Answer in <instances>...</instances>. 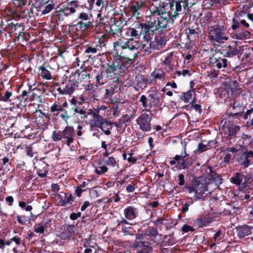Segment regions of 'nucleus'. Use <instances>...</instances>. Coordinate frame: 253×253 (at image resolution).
<instances>
[{
  "label": "nucleus",
  "instance_id": "1",
  "mask_svg": "<svg viewBox=\"0 0 253 253\" xmlns=\"http://www.w3.org/2000/svg\"><path fill=\"white\" fill-rule=\"evenodd\" d=\"M139 47V43L132 38L126 42L120 39L114 42V50L116 52L115 56L131 61L136 58Z\"/></svg>",
  "mask_w": 253,
  "mask_h": 253
},
{
  "label": "nucleus",
  "instance_id": "2",
  "mask_svg": "<svg viewBox=\"0 0 253 253\" xmlns=\"http://www.w3.org/2000/svg\"><path fill=\"white\" fill-rule=\"evenodd\" d=\"M210 39L214 42H223L228 40L223 27H220L211 30L209 33Z\"/></svg>",
  "mask_w": 253,
  "mask_h": 253
},
{
  "label": "nucleus",
  "instance_id": "3",
  "mask_svg": "<svg viewBox=\"0 0 253 253\" xmlns=\"http://www.w3.org/2000/svg\"><path fill=\"white\" fill-rule=\"evenodd\" d=\"M183 3V7L185 10H187L189 7L188 0H172L169 4L170 10L169 11V16H177L178 12L182 10L181 3Z\"/></svg>",
  "mask_w": 253,
  "mask_h": 253
},
{
  "label": "nucleus",
  "instance_id": "4",
  "mask_svg": "<svg viewBox=\"0 0 253 253\" xmlns=\"http://www.w3.org/2000/svg\"><path fill=\"white\" fill-rule=\"evenodd\" d=\"M188 189L189 193L195 192V196L200 198L201 195L208 191V186L206 183L201 182L200 178H196L194 185L188 187Z\"/></svg>",
  "mask_w": 253,
  "mask_h": 253
},
{
  "label": "nucleus",
  "instance_id": "5",
  "mask_svg": "<svg viewBox=\"0 0 253 253\" xmlns=\"http://www.w3.org/2000/svg\"><path fill=\"white\" fill-rule=\"evenodd\" d=\"M151 115L145 111L142 112L141 116L137 119L136 122L141 130L149 131L151 129Z\"/></svg>",
  "mask_w": 253,
  "mask_h": 253
},
{
  "label": "nucleus",
  "instance_id": "6",
  "mask_svg": "<svg viewBox=\"0 0 253 253\" xmlns=\"http://www.w3.org/2000/svg\"><path fill=\"white\" fill-rule=\"evenodd\" d=\"M146 4L145 1H134L130 7V10L134 15L143 14L145 11L149 10Z\"/></svg>",
  "mask_w": 253,
  "mask_h": 253
},
{
  "label": "nucleus",
  "instance_id": "7",
  "mask_svg": "<svg viewBox=\"0 0 253 253\" xmlns=\"http://www.w3.org/2000/svg\"><path fill=\"white\" fill-rule=\"evenodd\" d=\"M149 105L150 107L154 106L160 103L161 99L157 91L151 93L148 98Z\"/></svg>",
  "mask_w": 253,
  "mask_h": 253
},
{
  "label": "nucleus",
  "instance_id": "8",
  "mask_svg": "<svg viewBox=\"0 0 253 253\" xmlns=\"http://www.w3.org/2000/svg\"><path fill=\"white\" fill-rule=\"evenodd\" d=\"M251 234H253V227H250L247 225H243L238 229V235L240 238Z\"/></svg>",
  "mask_w": 253,
  "mask_h": 253
},
{
  "label": "nucleus",
  "instance_id": "9",
  "mask_svg": "<svg viewBox=\"0 0 253 253\" xmlns=\"http://www.w3.org/2000/svg\"><path fill=\"white\" fill-rule=\"evenodd\" d=\"M92 117L93 119L90 123L92 126H98L100 127L107 122L98 114L93 113L92 114Z\"/></svg>",
  "mask_w": 253,
  "mask_h": 253
},
{
  "label": "nucleus",
  "instance_id": "10",
  "mask_svg": "<svg viewBox=\"0 0 253 253\" xmlns=\"http://www.w3.org/2000/svg\"><path fill=\"white\" fill-rule=\"evenodd\" d=\"M124 214L128 219H133L136 217L135 209L132 207H128L124 210Z\"/></svg>",
  "mask_w": 253,
  "mask_h": 253
},
{
  "label": "nucleus",
  "instance_id": "11",
  "mask_svg": "<svg viewBox=\"0 0 253 253\" xmlns=\"http://www.w3.org/2000/svg\"><path fill=\"white\" fill-rule=\"evenodd\" d=\"M140 240V237H137L136 242L134 245V247L135 248H138L139 246L143 248V251H139L138 253H152L151 247H150L149 245H145L144 243L142 242L141 243L142 245H138L137 244V243H138Z\"/></svg>",
  "mask_w": 253,
  "mask_h": 253
},
{
  "label": "nucleus",
  "instance_id": "12",
  "mask_svg": "<svg viewBox=\"0 0 253 253\" xmlns=\"http://www.w3.org/2000/svg\"><path fill=\"white\" fill-rule=\"evenodd\" d=\"M152 43H151V42H149L148 40L146 41L144 43H139L140 47L138 49V52L141 50H144L146 53H149L151 52V49L152 48Z\"/></svg>",
  "mask_w": 253,
  "mask_h": 253
},
{
  "label": "nucleus",
  "instance_id": "13",
  "mask_svg": "<svg viewBox=\"0 0 253 253\" xmlns=\"http://www.w3.org/2000/svg\"><path fill=\"white\" fill-rule=\"evenodd\" d=\"M226 89L229 92L230 91L231 92H233L235 90L237 89V87L238 86V84L236 81L232 80L230 82V84H229L227 81L226 82Z\"/></svg>",
  "mask_w": 253,
  "mask_h": 253
},
{
  "label": "nucleus",
  "instance_id": "14",
  "mask_svg": "<svg viewBox=\"0 0 253 253\" xmlns=\"http://www.w3.org/2000/svg\"><path fill=\"white\" fill-rule=\"evenodd\" d=\"M74 132V128L72 127L67 126L62 131V136L63 138H66L72 136Z\"/></svg>",
  "mask_w": 253,
  "mask_h": 253
},
{
  "label": "nucleus",
  "instance_id": "15",
  "mask_svg": "<svg viewBox=\"0 0 253 253\" xmlns=\"http://www.w3.org/2000/svg\"><path fill=\"white\" fill-rule=\"evenodd\" d=\"M157 25L162 28H165L168 26V20L165 17H157Z\"/></svg>",
  "mask_w": 253,
  "mask_h": 253
},
{
  "label": "nucleus",
  "instance_id": "16",
  "mask_svg": "<svg viewBox=\"0 0 253 253\" xmlns=\"http://www.w3.org/2000/svg\"><path fill=\"white\" fill-rule=\"evenodd\" d=\"M40 69L41 70L40 75L42 78L46 80L51 79V75L48 70L45 69V68L43 66H41Z\"/></svg>",
  "mask_w": 253,
  "mask_h": 253
},
{
  "label": "nucleus",
  "instance_id": "17",
  "mask_svg": "<svg viewBox=\"0 0 253 253\" xmlns=\"http://www.w3.org/2000/svg\"><path fill=\"white\" fill-rule=\"evenodd\" d=\"M243 176L239 173H236L231 178V180L232 182L239 185L242 182L243 180Z\"/></svg>",
  "mask_w": 253,
  "mask_h": 253
},
{
  "label": "nucleus",
  "instance_id": "18",
  "mask_svg": "<svg viewBox=\"0 0 253 253\" xmlns=\"http://www.w3.org/2000/svg\"><path fill=\"white\" fill-rule=\"evenodd\" d=\"M215 66L220 69L221 68H226L227 67V60L225 59H216L215 61Z\"/></svg>",
  "mask_w": 253,
  "mask_h": 253
},
{
  "label": "nucleus",
  "instance_id": "19",
  "mask_svg": "<svg viewBox=\"0 0 253 253\" xmlns=\"http://www.w3.org/2000/svg\"><path fill=\"white\" fill-rule=\"evenodd\" d=\"M100 128L105 134L109 135L111 133L110 130L112 128V125L110 123L106 122Z\"/></svg>",
  "mask_w": 253,
  "mask_h": 253
},
{
  "label": "nucleus",
  "instance_id": "20",
  "mask_svg": "<svg viewBox=\"0 0 253 253\" xmlns=\"http://www.w3.org/2000/svg\"><path fill=\"white\" fill-rule=\"evenodd\" d=\"M235 36L237 39L243 40L248 38L250 36V33L247 31L242 30L239 33H236Z\"/></svg>",
  "mask_w": 253,
  "mask_h": 253
},
{
  "label": "nucleus",
  "instance_id": "21",
  "mask_svg": "<svg viewBox=\"0 0 253 253\" xmlns=\"http://www.w3.org/2000/svg\"><path fill=\"white\" fill-rule=\"evenodd\" d=\"M240 129L239 126L231 125L228 128L229 134L228 136L231 137L236 134Z\"/></svg>",
  "mask_w": 253,
  "mask_h": 253
},
{
  "label": "nucleus",
  "instance_id": "22",
  "mask_svg": "<svg viewBox=\"0 0 253 253\" xmlns=\"http://www.w3.org/2000/svg\"><path fill=\"white\" fill-rule=\"evenodd\" d=\"M149 10L151 13L154 15L157 13L158 15H160L161 14L163 15L164 13H166L165 11H163L162 8H160L155 6H151Z\"/></svg>",
  "mask_w": 253,
  "mask_h": 253
},
{
  "label": "nucleus",
  "instance_id": "23",
  "mask_svg": "<svg viewBox=\"0 0 253 253\" xmlns=\"http://www.w3.org/2000/svg\"><path fill=\"white\" fill-rule=\"evenodd\" d=\"M208 146L206 144H204L202 143H200L197 149L195 150L194 152L196 154H199L200 153L207 150L208 149Z\"/></svg>",
  "mask_w": 253,
  "mask_h": 253
},
{
  "label": "nucleus",
  "instance_id": "24",
  "mask_svg": "<svg viewBox=\"0 0 253 253\" xmlns=\"http://www.w3.org/2000/svg\"><path fill=\"white\" fill-rule=\"evenodd\" d=\"M74 91V88L72 85H67L63 89L61 94H71L73 93Z\"/></svg>",
  "mask_w": 253,
  "mask_h": 253
},
{
  "label": "nucleus",
  "instance_id": "25",
  "mask_svg": "<svg viewBox=\"0 0 253 253\" xmlns=\"http://www.w3.org/2000/svg\"><path fill=\"white\" fill-rule=\"evenodd\" d=\"M18 221L21 224H27L29 223L30 220L27 216L23 215H18L17 216Z\"/></svg>",
  "mask_w": 253,
  "mask_h": 253
},
{
  "label": "nucleus",
  "instance_id": "26",
  "mask_svg": "<svg viewBox=\"0 0 253 253\" xmlns=\"http://www.w3.org/2000/svg\"><path fill=\"white\" fill-rule=\"evenodd\" d=\"M126 34L128 36H130L131 37H137L140 35V33H138V32L134 29V28H128L127 29Z\"/></svg>",
  "mask_w": 253,
  "mask_h": 253
},
{
  "label": "nucleus",
  "instance_id": "27",
  "mask_svg": "<svg viewBox=\"0 0 253 253\" xmlns=\"http://www.w3.org/2000/svg\"><path fill=\"white\" fill-rule=\"evenodd\" d=\"M51 137L54 141H58L61 140L63 138L62 134L56 131L52 132Z\"/></svg>",
  "mask_w": 253,
  "mask_h": 253
},
{
  "label": "nucleus",
  "instance_id": "28",
  "mask_svg": "<svg viewBox=\"0 0 253 253\" xmlns=\"http://www.w3.org/2000/svg\"><path fill=\"white\" fill-rule=\"evenodd\" d=\"M108 168L105 166H100L95 169V172L98 174H101L106 172Z\"/></svg>",
  "mask_w": 253,
  "mask_h": 253
},
{
  "label": "nucleus",
  "instance_id": "29",
  "mask_svg": "<svg viewBox=\"0 0 253 253\" xmlns=\"http://www.w3.org/2000/svg\"><path fill=\"white\" fill-rule=\"evenodd\" d=\"M106 163L108 166L113 167L116 165V162L114 158L108 157L107 160L106 161Z\"/></svg>",
  "mask_w": 253,
  "mask_h": 253
},
{
  "label": "nucleus",
  "instance_id": "30",
  "mask_svg": "<svg viewBox=\"0 0 253 253\" xmlns=\"http://www.w3.org/2000/svg\"><path fill=\"white\" fill-rule=\"evenodd\" d=\"M34 231L36 233H42L44 232V228L42 226L38 224L35 225L34 227Z\"/></svg>",
  "mask_w": 253,
  "mask_h": 253
},
{
  "label": "nucleus",
  "instance_id": "31",
  "mask_svg": "<svg viewBox=\"0 0 253 253\" xmlns=\"http://www.w3.org/2000/svg\"><path fill=\"white\" fill-rule=\"evenodd\" d=\"M53 5L51 4L46 5L44 8V9L42 11V14H45L49 13L53 9Z\"/></svg>",
  "mask_w": 253,
  "mask_h": 253
},
{
  "label": "nucleus",
  "instance_id": "32",
  "mask_svg": "<svg viewBox=\"0 0 253 253\" xmlns=\"http://www.w3.org/2000/svg\"><path fill=\"white\" fill-rule=\"evenodd\" d=\"M194 228L193 227L189 226L187 224H185L182 227V231L184 232H188L189 231H194Z\"/></svg>",
  "mask_w": 253,
  "mask_h": 253
},
{
  "label": "nucleus",
  "instance_id": "33",
  "mask_svg": "<svg viewBox=\"0 0 253 253\" xmlns=\"http://www.w3.org/2000/svg\"><path fill=\"white\" fill-rule=\"evenodd\" d=\"M140 101L142 102V105L145 108H147V107L150 106L149 105V104H148L147 103V102L148 101V98H147L145 97V96H144V95L141 96V98H140Z\"/></svg>",
  "mask_w": 253,
  "mask_h": 253
},
{
  "label": "nucleus",
  "instance_id": "34",
  "mask_svg": "<svg viewBox=\"0 0 253 253\" xmlns=\"http://www.w3.org/2000/svg\"><path fill=\"white\" fill-rule=\"evenodd\" d=\"M12 94L11 93L6 91L5 92V94L3 96H1V100L7 102L8 101L10 97L11 96Z\"/></svg>",
  "mask_w": 253,
  "mask_h": 253
},
{
  "label": "nucleus",
  "instance_id": "35",
  "mask_svg": "<svg viewBox=\"0 0 253 253\" xmlns=\"http://www.w3.org/2000/svg\"><path fill=\"white\" fill-rule=\"evenodd\" d=\"M192 92L188 91L184 94V100L185 102H188L192 97Z\"/></svg>",
  "mask_w": 253,
  "mask_h": 253
},
{
  "label": "nucleus",
  "instance_id": "36",
  "mask_svg": "<svg viewBox=\"0 0 253 253\" xmlns=\"http://www.w3.org/2000/svg\"><path fill=\"white\" fill-rule=\"evenodd\" d=\"M152 76L155 79H162L164 78V76L163 74H162L160 73L157 72H154L152 74Z\"/></svg>",
  "mask_w": 253,
  "mask_h": 253
},
{
  "label": "nucleus",
  "instance_id": "37",
  "mask_svg": "<svg viewBox=\"0 0 253 253\" xmlns=\"http://www.w3.org/2000/svg\"><path fill=\"white\" fill-rule=\"evenodd\" d=\"M213 238L215 241H219L221 239V232L220 230H218L214 235Z\"/></svg>",
  "mask_w": 253,
  "mask_h": 253
},
{
  "label": "nucleus",
  "instance_id": "38",
  "mask_svg": "<svg viewBox=\"0 0 253 253\" xmlns=\"http://www.w3.org/2000/svg\"><path fill=\"white\" fill-rule=\"evenodd\" d=\"M86 53H95L97 52V49L95 47H92L91 46H87L85 49Z\"/></svg>",
  "mask_w": 253,
  "mask_h": 253
},
{
  "label": "nucleus",
  "instance_id": "39",
  "mask_svg": "<svg viewBox=\"0 0 253 253\" xmlns=\"http://www.w3.org/2000/svg\"><path fill=\"white\" fill-rule=\"evenodd\" d=\"M178 184L181 186H183L184 184V176L183 174H180L178 175Z\"/></svg>",
  "mask_w": 253,
  "mask_h": 253
},
{
  "label": "nucleus",
  "instance_id": "40",
  "mask_svg": "<svg viewBox=\"0 0 253 253\" xmlns=\"http://www.w3.org/2000/svg\"><path fill=\"white\" fill-rule=\"evenodd\" d=\"M239 48H240V47L238 46H235L233 49L230 50V53L232 54V55H237L239 51Z\"/></svg>",
  "mask_w": 253,
  "mask_h": 253
},
{
  "label": "nucleus",
  "instance_id": "41",
  "mask_svg": "<svg viewBox=\"0 0 253 253\" xmlns=\"http://www.w3.org/2000/svg\"><path fill=\"white\" fill-rule=\"evenodd\" d=\"M80 23L82 25V27L83 28H84V29H87L88 27H89L90 24H91L90 22H80Z\"/></svg>",
  "mask_w": 253,
  "mask_h": 253
},
{
  "label": "nucleus",
  "instance_id": "42",
  "mask_svg": "<svg viewBox=\"0 0 253 253\" xmlns=\"http://www.w3.org/2000/svg\"><path fill=\"white\" fill-rule=\"evenodd\" d=\"M135 188L134 185H128L126 188V190L128 192H132L134 191Z\"/></svg>",
  "mask_w": 253,
  "mask_h": 253
},
{
  "label": "nucleus",
  "instance_id": "43",
  "mask_svg": "<svg viewBox=\"0 0 253 253\" xmlns=\"http://www.w3.org/2000/svg\"><path fill=\"white\" fill-rule=\"evenodd\" d=\"M90 206V203L88 201L84 202L83 205L81 207V211H84L88 207Z\"/></svg>",
  "mask_w": 253,
  "mask_h": 253
},
{
  "label": "nucleus",
  "instance_id": "44",
  "mask_svg": "<svg viewBox=\"0 0 253 253\" xmlns=\"http://www.w3.org/2000/svg\"><path fill=\"white\" fill-rule=\"evenodd\" d=\"M239 27V23L238 21L235 19H233V25L232 27L233 29H235Z\"/></svg>",
  "mask_w": 253,
  "mask_h": 253
},
{
  "label": "nucleus",
  "instance_id": "45",
  "mask_svg": "<svg viewBox=\"0 0 253 253\" xmlns=\"http://www.w3.org/2000/svg\"><path fill=\"white\" fill-rule=\"evenodd\" d=\"M149 234L151 236L155 237L157 235V230L155 228L151 229Z\"/></svg>",
  "mask_w": 253,
  "mask_h": 253
},
{
  "label": "nucleus",
  "instance_id": "46",
  "mask_svg": "<svg viewBox=\"0 0 253 253\" xmlns=\"http://www.w3.org/2000/svg\"><path fill=\"white\" fill-rule=\"evenodd\" d=\"M127 160L128 162H131L132 163H134L136 161V159L132 157V156L131 154L128 155V157L127 158Z\"/></svg>",
  "mask_w": 253,
  "mask_h": 253
},
{
  "label": "nucleus",
  "instance_id": "47",
  "mask_svg": "<svg viewBox=\"0 0 253 253\" xmlns=\"http://www.w3.org/2000/svg\"><path fill=\"white\" fill-rule=\"evenodd\" d=\"M84 191V190H83L82 188L78 186L76 190V193L78 197H80L81 193Z\"/></svg>",
  "mask_w": 253,
  "mask_h": 253
},
{
  "label": "nucleus",
  "instance_id": "48",
  "mask_svg": "<svg viewBox=\"0 0 253 253\" xmlns=\"http://www.w3.org/2000/svg\"><path fill=\"white\" fill-rule=\"evenodd\" d=\"M87 0V2L89 4V7L88 8L91 9L93 6L94 0Z\"/></svg>",
  "mask_w": 253,
  "mask_h": 253
},
{
  "label": "nucleus",
  "instance_id": "49",
  "mask_svg": "<svg viewBox=\"0 0 253 253\" xmlns=\"http://www.w3.org/2000/svg\"><path fill=\"white\" fill-rule=\"evenodd\" d=\"M6 201L11 205L13 202V198L11 196H8L6 198Z\"/></svg>",
  "mask_w": 253,
  "mask_h": 253
},
{
  "label": "nucleus",
  "instance_id": "50",
  "mask_svg": "<svg viewBox=\"0 0 253 253\" xmlns=\"http://www.w3.org/2000/svg\"><path fill=\"white\" fill-rule=\"evenodd\" d=\"M120 198L118 193H116L114 197V201L115 202H118L120 201Z\"/></svg>",
  "mask_w": 253,
  "mask_h": 253
},
{
  "label": "nucleus",
  "instance_id": "51",
  "mask_svg": "<svg viewBox=\"0 0 253 253\" xmlns=\"http://www.w3.org/2000/svg\"><path fill=\"white\" fill-rule=\"evenodd\" d=\"M12 242H14L15 243L16 245H19V244L20 243L19 238L14 237L13 238H12Z\"/></svg>",
  "mask_w": 253,
  "mask_h": 253
},
{
  "label": "nucleus",
  "instance_id": "52",
  "mask_svg": "<svg viewBox=\"0 0 253 253\" xmlns=\"http://www.w3.org/2000/svg\"><path fill=\"white\" fill-rule=\"evenodd\" d=\"M167 86L170 85L171 87L175 88L177 87V85L175 83L173 82L172 83H168L167 84Z\"/></svg>",
  "mask_w": 253,
  "mask_h": 253
},
{
  "label": "nucleus",
  "instance_id": "53",
  "mask_svg": "<svg viewBox=\"0 0 253 253\" xmlns=\"http://www.w3.org/2000/svg\"><path fill=\"white\" fill-rule=\"evenodd\" d=\"M66 139H67V144L68 146H70V143H72L73 141L72 136L66 138Z\"/></svg>",
  "mask_w": 253,
  "mask_h": 253
},
{
  "label": "nucleus",
  "instance_id": "54",
  "mask_svg": "<svg viewBox=\"0 0 253 253\" xmlns=\"http://www.w3.org/2000/svg\"><path fill=\"white\" fill-rule=\"evenodd\" d=\"M253 111V110H248L246 111L245 114L244 115V118L247 119L248 118V116L250 115Z\"/></svg>",
  "mask_w": 253,
  "mask_h": 253
},
{
  "label": "nucleus",
  "instance_id": "55",
  "mask_svg": "<svg viewBox=\"0 0 253 253\" xmlns=\"http://www.w3.org/2000/svg\"><path fill=\"white\" fill-rule=\"evenodd\" d=\"M70 217L72 220H75L78 218L76 213H72L70 215Z\"/></svg>",
  "mask_w": 253,
  "mask_h": 253
},
{
  "label": "nucleus",
  "instance_id": "56",
  "mask_svg": "<svg viewBox=\"0 0 253 253\" xmlns=\"http://www.w3.org/2000/svg\"><path fill=\"white\" fill-rule=\"evenodd\" d=\"M240 22L242 24H243L244 26H245L246 27H248L249 26V25L248 24V23L245 20H241L240 21Z\"/></svg>",
  "mask_w": 253,
  "mask_h": 253
},
{
  "label": "nucleus",
  "instance_id": "57",
  "mask_svg": "<svg viewBox=\"0 0 253 253\" xmlns=\"http://www.w3.org/2000/svg\"><path fill=\"white\" fill-rule=\"evenodd\" d=\"M187 75H190L189 71L188 70H184L182 71V75L185 76Z\"/></svg>",
  "mask_w": 253,
  "mask_h": 253
},
{
  "label": "nucleus",
  "instance_id": "58",
  "mask_svg": "<svg viewBox=\"0 0 253 253\" xmlns=\"http://www.w3.org/2000/svg\"><path fill=\"white\" fill-rule=\"evenodd\" d=\"M186 156V154H185L184 155H182V156H175L174 157V159L176 161H178L181 158H184Z\"/></svg>",
  "mask_w": 253,
  "mask_h": 253
},
{
  "label": "nucleus",
  "instance_id": "59",
  "mask_svg": "<svg viewBox=\"0 0 253 253\" xmlns=\"http://www.w3.org/2000/svg\"><path fill=\"white\" fill-rule=\"evenodd\" d=\"M19 205L21 208H23L26 207V203L24 202H20Z\"/></svg>",
  "mask_w": 253,
  "mask_h": 253
},
{
  "label": "nucleus",
  "instance_id": "60",
  "mask_svg": "<svg viewBox=\"0 0 253 253\" xmlns=\"http://www.w3.org/2000/svg\"><path fill=\"white\" fill-rule=\"evenodd\" d=\"M70 103L72 105H75L77 104V100L75 98L71 99Z\"/></svg>",
  "mask_w": 253,
  "mask_h": 253
},
{
  "label": "nucleus",
  "instance_id": "61",
  "mask_svg": "<svg viewBox=\"0 0 253 253\" xmlns=\"http://www.w3.org/2000/svg\"><path fill=\"white\" fill-rule=\"evenodd\" d=\"M194 108L196 110L198 111L200 109V105L198 104H195L194 105Z\"/></svg>",
  "mask_w": 253,
  "mask_h": 253
},
{
  "label": "nucleus",
  "instance_id": "62",
  "mask_svg": "<svg viewBox=\"0 0 253 253\" xmlns=\"http://www.w3.org/2000/svg\"><path fill=\"white\" fill-rule=\"evenodd\" d=\"M102 3H103L102 0H97L96 2V4L98 6H100Z\"/></svg>",
  "mask_w": 253,
  "mask_h": 253
},
{
  "label": "nucleus",
  "instance_id": "63",
  "mask_svg": "<svg viewBox=\"0 0 253 253\" xmlns=\"http://www.w3.org/2000/svg\"><path fill=\"white\" fill-rule=\"evenodd\" d=\"M86 184V182L85 181H84V182H83L82 183V184H81L80 185L79 187L82 188H84V187L85 186Z\"/></svg>",
  "mask_w": 253,
  "mask_h": 253
},
{
  "label": "nucleus",
  "instance_id": "64",
  "mask_svg": "<svg viewBox=\"0 0 253 253\" xmlns=\"http://www.w3.org/2000/svg\"><path fill=\"white\" fill-rule=\"evenodd\" d=\"M92 250L90 249H86L84 251L85 253H91Z\"/></svg>",
  "mask_w": 253,
  "mask_h": 253
}]
</instances>
